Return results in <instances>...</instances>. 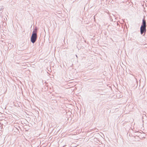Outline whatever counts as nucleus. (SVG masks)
Returning a JSON list of instances; mask_svg holds the SVG:
<instances>
[{"label": "nucleus", "instance_id": "nucleus-6", "mask_svg": "<svg viewBox=\"0 0 147 147\" xmlns=\"http://www.w3.org/2000/svg\"><path fill=\"white\" fill-rule=\"evenodd\" d=\"M21 28L22 29V27L21 26Z\"/></svg>", "mask_w": 147, "mask_h": 147}, {"label": "nucleus", "instance_id": "nucleus-2", "mask_svg": "<svg viewBox=\"0 0 147 147\" xmlns=\"http://www.w3.org/2000/svg\"><path fill=\"white\" fill-rule=\"evenodd\" d=\"M37 34L32 33L30 38V41L33 43H34L36 41L37 39Z\"/></svg>", "mask_w": 147, "mask_h": 147}, {"label": "nucleus", "instance_id": "nucleus-3", "mask_svg": "<svg viewBox=\"0 0 147 147\" xmlns=\"http://www.w3.org/2000/svg\"><path fill=\"white\" fill-rule=\"evenodd\" d=\"M37 27H35L32 32V33H33L34 34H37Z\"/></svg>", "mask_w": 147, "mask_h": 147}, {"label": "nucleus", "instance_id": "nucleus-4", "mask_svg": "<svg viewBox=\"0 0 147 147\" xmlns=\"http://www.w3.org/2000/svg\"><path fill=\"white\" fill-rule=\"evenodd\" d=\"M3 6H0V11H3Z\"/></svg>", "mask_w": 147, "mask_h": 147}, {"label": "nucleus", "instance_id": "nucleus-5", "mask_svg": "<svg viewBox=\"0 0 147 147\" xmlns=\"http://www.w3.org/2000/svg\"><path fill=\"white\" fill-rule=\"evenodd\" d=\"M76 55V57L77 58H78V56H77V55Z\"/></svg>", "mask_w": 147, "mask_h": 147}, {"label": "nucleus", "instance_id": "nucleus-1", "mask_svg": "<svg viewBox=\"0 0 147 147\" xmlns=\"http://www.w3.org/2000/svg\"><path fill=\"white\" fill-rule=\"evenodd\" d=\"M146 22L145 18L142 20V22L140 28V32L141 34L142 35L144 33L145 35L146 32Z\"/></svg>", "mask_w": 147, "mask_h": 147}]
</instances>
